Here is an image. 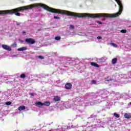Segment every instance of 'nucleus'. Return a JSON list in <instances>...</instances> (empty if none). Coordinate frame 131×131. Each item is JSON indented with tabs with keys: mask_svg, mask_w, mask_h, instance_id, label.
I'll return each mask as SVG.
<instances>
[{
	"mask_svg": "<svg viewBox=\"0 0 131 131\" xmlns=\"http://www.w3.org/2000/svg\"><path fill=\"white\" fill-rule=\"evenodd\" d=\"M37 7L43 8V9L48 11V12H50V13H54L64 15V10L52 8L47 6L46 4H42L41 3H35L11 10H0V15H13V14H15L16 16H20V13L18 12H21V11H23L24 10H29V9H32V8H36Z\"/></svg>",
	"mask_w": 131,
	"mask_h": 131,
	"instance_id": "1",
	"label": "nucleus"
},
{
	"mask_svg": "<svg viewBox=\"0 0 131 131\" xmlns=\"http://www.w3.org/2000/svg\"><path fill=\"white\" fill-rule=\"evenodd\" d=\"M119 11L115 14L109 13H78L76 12H73L71 11L63 10V15L67 16H71L74 18H85L88 17L89 18H101V17H105L106 18H115L118 17L119 15L122 13L123 8H119Z\"/></svg>",
	"mask_w": 131,
	"mask_h": 131,
	"instance_id": "2",
	"label": "nucleus"
},
{
	"mask_svg": "<svg viewBox=\"0 0 131 131\" xmlns=\"http://www.w3.org/2000/svg\"><path fill=\"white\" fill-rule=\"evenodd\" d=\"M35 104L37 106H50V105H51V103L50 102V101H45L44 103L38 101L36 102Z\"/></svg>",
	"mask_w": 131,
	"mask_h": 131,
	"instance_id": "3",
	"label": "nucleus"
},
{
	"mask_svg": "<svg viewBox=\"0 0 131 131\" xmlns=\"http://www.w3.org/2000/svg\"><path fill=\"white\" fill-rule=\"evenodd\" d=\"M25 41L27 43H29V45H34V43H35V41L34 39L31 38L26 39Z\"/></svg>",
	"mask_w": 131,
	"mask_h": 131,
	"instance_id": "4",
	"label": "nucleus"
},
{
	"mask_svg": "<svg viewBox=\"0 0 131 131\" xmlns=\"http://www.w3.org/2000/svg\"><path fill=\"white\" fill-rule=\"evenodd\" d=\"M2 47L4 50H6V51H12V48L8 45H2Z\"/></svg>",
	"mask_w": 131,
	"mask_h": 131,
	"instance_id": "5",
	"label": "nucleus"
},
{
	"mask_svg": "<svg viewBox=\"0 0 131 131\" xmlns=\"http://www.w3.org/2000/svg\"><path fill=\"white\" fill-rule=\"evenodd\" d=\"M66 90H70L72 88V84L71 83H67L64 86Z\"/></svg>",
	"mask_w": 131,
	"mask_h": 131,
	"instance_id": "6",
	"label": "nucleus"
},
{
	"mask_svg": "<svg viewBox=\"0 0 131 131\" xmlns=\"http://www.w3.org/2000/svg\"><path fill=\"white\" fill-rule=\"evenodd\" d=\"M115 1L117 3L119 8L123 9V6L122 5V3L120 0H115Z\"/></svg>",
	"mask_w": 131,
	"mask_h": 131,
	"instance_id": "7",
	"label": "nucleus"
},
{
	"mask_svg": "<svg viewBox=\"0 0 131 131\" xmlns=\"http://www.w3.org/2000/svg\"><path fill=\"white\" fill-rule=\"evenodd\" d=\"M115 1L117 3L119 8L123 9V6L122 5V3L120 0H115Z\"/></svg>",
	"mask_w": 131,
	"mask_h": 131,
	"instance_id": "8",
	"label": "nucleus"
},
{
	"mask_svg": "<svg viewBox=\"0 0 131 131\" xmlns=\"http://www.w3.org/2000/svg\"><path fill=\"white\" fill-rule=\"evenodd\" d=\"M90 65H91L92 66H94V67H97V68H100V66L99 64H98V63H96L94 62H92L90 63Z\"/></svg>",
	"mask_w": 131,
	"mask_h": 131,
	"instance_id": "9",
	"label": "nucleus"
},
{
	"mask_svg": "<svg viewBox=\"0 0 131 131\" xmlns=\"http://www.w3.org/2000/svg\"><path fill=\"white\" fill-rule=\"evenodd\" d=\"M27 50V48L26 47H21L20 48H18L17 49V51H19V52H23V51H25Z\"/></svg>",
	"mask_w": 131,
	"mask_h": 131,
	"instance_id": "10",
	"label": "nucleus"
},
{
	"mask_svg": "<svg viewBox=\"0 0 131 131\" xmlns=\"http://www.w3.org/2000/svg\"><path fill=\"white\" fill-rule=\"evenodd\" d=\"M19 111H22V110H25V106L21 105L18 108Z\"/></svg>",
	"mask_w": 131,
	"mask_h": 131,
	"instance_id": "11",
	"label": "nucleus"
},
{
	"mask_svg": "<svg viewBox=\"0 0 131 131\" xmlns=\"http://www.w3.org/2000/svg\"><path fill=\"white\" fill-rule=\"evenodd\" d=\"M124 117H125V118H126L127 119H129V118H131V116H130V115H129L127 113H126L124 115Z\"/></svg>",
	"mask_w": 131,
	"mask_h": 131,
	"instance_id": "12",
	"label": "nucleus"
},
{
	"mask_svg": "<svg viewBox=\"0 0 131 131\" xmlns=\"http://www.w3.org/2000/svg\"><path fill=\"white\" fill-rule=\"evenodd\" d=\"M61 100V98L59 97V96H55L54 98V100L55 102H58V101H60Z\"/></svg>",
	"mask_w": 131,
	"mask_h": 131,
	"instance_id": "13",
	"label": "nucleus"
},
{
	"mask_svg": "<svg viewBox=\"0 0 131 131\" xmlns=\"http://www.w3.org/2000/svg\"><path fill=\"white\" fill-rule=\"evenodd\" d=\"M117 62V58H116L113 59L112 60V63L113 64H116Z\"/></svg>",
	"mask_w": 131,
	"mask_h": 131,
	"instance_id": "14",
	"label": "nucleus"
},
{
	"mask_svg": "<svg viewBox=\"0 0 131 131\" xmlns=\"http://www.w3.org/2000/svg\"><path fill=\"white\" fill-rule=\"evenodd\" d=\"M114 116H115V117H116V118H119V117H120V116H119L118 114L116 113H115L114 114Z\"/></svg>",
	"mask_w": 131,
	"mask_h": 131,
	"instance_id": "15",
	"label": "nucleus"
},
{
	"mask_svg": "<svg viewBox=\"0 0 131 131\" xmlns=\"http://www.w3.org/2000/svg\"><path fill=\"white\" fill-rule=\"evenodd\" d=\"M20 78H25L26 77V75L24 74H22L20 76Z\"/></svg>",
	"mask_w": 131,
	"mask_h": 131,
	"instance_id": "16",
	"label": "nucleus"
},
{
	"mask_svg": "<svg viewBox=\"0 0 131 131\" xmlns=\"http://www.w3.org/2000/svg\"><path fill=\"white\" fill-rule=\"evenodd\" d=\"M11 104H12V102L11 101H7L6 102V105H7V106H9Z\"/></svg>",
	"mask_w": 131,
	"mask_h": 131,
	"instance_id": "17",
	"label": "nucleus"
},
{
	"mask_svg": "<svg viewBox=\"0 0 131 131\" xmlns=\"http://www.w3.org/2000/svg\"><path fill=\"white\" fill-rule=\"evenodd\" d=\"M55 39L56 40H60V39H61V37L60 36H56L55 37Z\"/></svg>",
	"mask_w": 131,
	"mask_h": 131,
	"instance_id": "18",
	"label": "nucleus"
},
{
	"mask_svg": "<svg viewBox=\"0 0 131 131\" xmlns=\"http://www.w3.org/2000/svg\"><path fill=\"white\" fill-rule=\"evenodd\" d=\"M54 19H56V20L60 19L61 18L59 17V16H54Z\"/></svg>",
	"mask_w": 131,
	"mask_h": 131,
	"instance_id": "19",
	"label": "nucleus"
},
{
	"mask_svg": "<svg viewBox=\"0 0 131 131\" xmlns=\"http://www.w3.org/2000/svg\"><path fill=\"white\" fill-rule=\"evenodd\" d=\"M121 33H126V30L122 29L120 31Z\"/></svg>",
	"mask_w": 131,
	"mask_h": 131,
	"instance_id": "20",
	"label": "nucleus"
},
{
	"mask_svg": "<svg viewBox=\"0 0 131 131\" xmlns=\"http://www.w3.org/2000/svg\"><path fill=\"white\" fill-rule=\"evenodd\" d=\"M12 48H17V44L16 43H14L11 45Z\"/></svg>",
	"mask_w": 131,
	"mask_h": 131,
	"instance_id": "21",
	"label": "nucleus"
},
{
	"mask_svg": "<svg viewBox=\"0 0 131 131\" xmlns=\"http://www.w3.org/2000/svg\"><path fill=\"white\" fill-rule=\"evenodd\" d=\"M111 45L112 46H113V47H115V48H117V45H116V44H115V43H114L111 42Z\"/></svg>",
	"mask_w": 131,
	"mask_h": 131,
	"instance_id": "22",
	"label": "nucleus"
},
{
	"mask_svg": "<svg viewBox=\"0 0 131 131\" xmlns=\"http://www.w3.org/2000/svg\"><path fill=\"white\" fill-rule=\"evenodd\" d=\"M38 58L39 59H45V57H43V56L41 55L38 56Z\"/></svg>",
	"mask_w": 131,
	"mask_h": 131,
	"instance_id": "23",
	"label": "nucleus"
},
{
	"mask_svg": "<svg viewBox=\"0 0 131 131\" xmlns=\"http://www.w3.org/2000/svg\"><path fill=\"white\" fill-rule=\"evenodd\" d=\"M70 29H74V26L73 25H71L70 26Z\"/></svg>",
	"mask_w": 131,
	"mask_h": 131,
	"instance_id": "24",
	"label": "nucleus"
},
{
	"mask_svg": "<svg viewBox=\"0 0 131 131\" xmlns=\"http://www.w3.org/2000/svg\"><path fill=\"white\" fill-rule=\"evenodd\" d=\"M92 83H94V84H96V80H93L91 81Z\"/></svg>",
	"mask_w": 131,
	"mask_h": 131,
	"instance_id": "25",
	"label": "nucleus"
},
{
	"mask_svg": "<svg viewBox=\"0 0 131 131\" xmlns=\"http://www.w3.org/2000/svg\"><path fill=\"white\" fill-rule=\"evenodd\" d=\"M98 24H102V23L100 21H97Z\"/></svg>",
	"mask_w": 131,
	"mask_h": 131,
	"instance_id": "26",
	"label": "nucleus"
},
{
	"mask_svg": "<svg viewBox=\"0 0 131 131\" xmlns=\"http://www.w3.org/2000/svg\"><path fill=\"white\" fill-rule=\"evenodd\" d=\"M98 39H102V37L101 36H98L97 37Z\"/></svg>",
	"mask_w": 131,
	"mask_h": 131,
	"instance_id": "27",
	"label": "nucleus"
},
{
	"mask_svg": "<svg viewBox=\"0 0 131 131\" xmlns=\"http://www.w3.org/2000/svg\"><path fill=\"white\" fill-rule=\"evenodd\" d=\"M16 25H17V26H20V23H18V22H16Z\"/></svg>",
	"mask_w": 131,
	"mask_h": 131,
	"instance_id": "28",
	"label": "nucleus"
},
{
	"mask_svg": "<svg viewBox=\"0 0 131 131\" xmlns=\"http://www.w3.org/2000/svg\"><path fill=\"white\" fill-rule=\"evenodd\" d=\"M100 61H103L104 60V57H102L99 59Z\"/></svg>",
	"mask_w": 131,
	"mask_h": 131,
	"instance_id": "29",
	"label": "nucleus"
},
{
	"mask_svg": "<svg viewBox=\"0 0 131 131\" xmlns=\"http://www.w3.org/2000/svg\"><path fill=\"white\" fill-rule=\"evenodd\" d=\"M111 79H107V80H105V81H111Z\"/></svg>",
	"mask_w": 131,
	"mask_h": 131,
	"instance_id": "30",
	"label": "nucleus"
},
{
	"mask_svg": "<svg viewBox=\"0 0 131 131\" xmlns=\"http://www.w3.org/2000/svg\"><path fill=\"white\" fill-rule=\"evenodd\" d=\"M31 96H32V97H33V96H34V94L33 93H31Z\"/></svg>",
	"mask_w": 131,
	"mask_h": 131,
	"instance_id": "31",
	"label": "nucleus"
},
{
	"mask_svg": "<svg viewBox=\"0 0 131 131\" xmlns=\"http://www.w3.org/2000/svg\"><path fill=\"white\" fill-rule=\"evenodd\" d=\"M24 33H26V32H24Z\"/></svg>",
	"mask_w": 131,
	"mask_h": 131,
	"instance_id": "32",
	"label": "nucleus"
},
{
	"mask_svg": "<svg viewBox=\"0 0 131 131\" xmlns=\"http://www.w3.org/2000/svg\"><path fill=\"white\" fill-rule=\"evenodd\" d=\"M130 104L131 105V102H130Z\"/></svg>",
	"mask_w": 131,
	"mask_h": 131,
	"instance_id": "33",
	"label": "nucleus"
},
{
	"mask_svg": "<svg viewBox=\"0 0 131 131\" xmlns=\"http://www.w3.org/2000/svg\"><path fill=\"white\" fill-rule=\"evenodd\" d=\"M0 94H1V92H0Z\"/></svg>",
	"mask_w": 131,
	"mask_h": 131,
	"instance_id": "34",
	"label": "nucleus"
}]
</instances>
